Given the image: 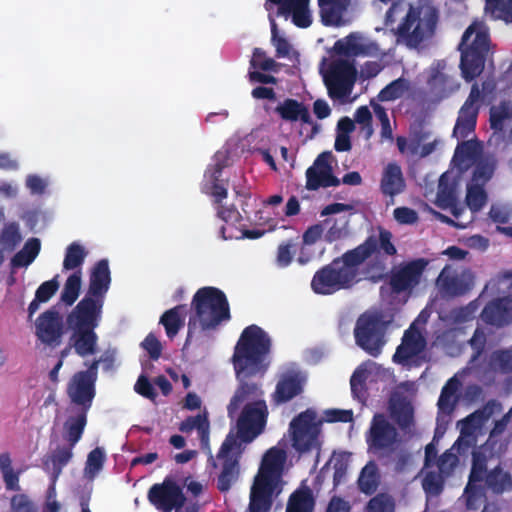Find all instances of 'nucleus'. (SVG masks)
Returning a JSON list of instances; mask_svg holds the SVG:
<instances>
[{"label":"nucleus","instance_id":"37998d69","mask_svg":"<svg viewBox=\"0 0 512 512\" xmlns=\"http://www.w3.org/2000/svg\"><path fill=\"white\" fill-rule=\"evenodd\" d=\"M334 50L337 54L344 56H359L367 53L366 46L358 43L354 34L348 35L345 40L336 41Z\"/></svg>","mask_w":512,"mask_h":512},{"label":"nucleus","instance_id":"f704fd0d","mask_svg":"<svg viewBox=\"0 0 512 512\" xmlns=\"http://www.w3.org/2000/svg\"><path fill=\"white\" fill-rule=\"evenodd\" d=\"M315 500L309 487L295 490L289 497L286 512H313Z\"/></svg>","mask_w":512,"mask_h":512},{"label":"nucleus","instance_id":"6e6d98bb","mask_svg":"<svg viewBox=\"0 0 512 512\" xmlns=\"http://www.w3.org/2000/svg\"><path fill=\"white\" fill-rule=\"evenodd\" d=\"M492 364L502 373L512 372V349L498 350L491 356Z\"/></svg>","mask_w":512,"mask_h":512},{"label":"nucleus","instance_id":"7ed1b4c3","mask_svg":"<svg viewBox=\"0 0 512 512\" xmlns=\"http://www.w3.org/2000/svg\"><path fill=\"white\" fill-rule=\"evenodd\" d=\"M370 252V248L366 246L347 250L315 272L311 280V289L319 295H332L351 288L359 282L360 266L364 264Z\"/></svg>","mask_w":512,"mask_h":512},{"label":"nucleus","instance_id":"bb28decb","mask_svg":"<svg viewBox=\"0 0 512 512\" xmlns=\"http://www.w3.org/2000/svg\"><path fill=\"white\" fill-rule=\"evenodd\" d=\"M496 409L500 410L501 404L494 399L489 400L482 408L475 410L461 421V432L465 434L474 432L494 414Z\"/></svg>","mask_w":512,"mask_h":512},{"label":"nucleus","instance_id":"0eeeda50","mask_svg":"<svg viewBox=\"0 0 512 512\" xmlns=\"http://www.w3.org/2000/svg\"><path fill=\"white\" fill-rule=\"evenodd\" d=\"M317 414L312 409L299 413L290 422L289 430L293 448L300 454L316 451L317 455L321 450L319 435L321 432V421H316Z\"/></svg>","mask_w":512,"mask_h":512},{"label":"nucleus","instance_id":"58836bf2","mask_svg":"<svg viewBox=\"0 0 512 512\" xmlns=\"http://www.w3.org/2000/svg\"><path fill=\"white\" fill-rule=\"evenodd\" d=\"M82 285L81 270H76L65 281L60 300L67 306H72L79 297Z\"/></svg>","mask_w":512,"mask_h":512},{"label":"nucleus","instance_id":"052dcab7","mask_svg":"<svg viewBox=\"0 0 512 512\" xmlns=\"http://www.w3.org/2000/svg\"><path fill=\"white\" fill-rule=\"evenodd\" d=\"M488 472H485L483 470H477L475 467L471 468V472L469 475V482L465 488V493L467 495V503L468 505L472 502L473 498L478 494L479 489L477 486L474 485L476 482H481L484 479L485 474Z\"/></svg>","mask_w":512,"mask_h":512},{"label":"nucleus","instance_id":"412c9836","mask_svg":"<svg viewBox=\"0 0 512 512\" xmlns=\"http://www.w3.org/2000/svg\"><path fill=\"white\" fill-rule=\"evenodd\" d=\"M480 317L487 325L498 328L509 325L512 322V298L501 297L489 301Z\"/></svg>","mask_w":512,"mask_h":512},{"label":"nucleus","instance_id":"f8f14e48","mask_svg":"<svg viewBox=\"0 0 512 512\" xmlns=\"http://www.w3.org/2000/svg\"><path fill=\"white\" fill-rule=\"evenodd\" d=\"M368 448L374 454L392 452L398 442V432L386 416L376 413L366 434Z\"/></svg>","mask_w":512,"mask_h":512},{"label":"nucleus","instance_id":"49530a36","mask_svg":"<svg viewBox=\"0 0 512 512\" xmlns=\"http://www.w3.org/2000/svg\"><path fill=\"white\" fill-rule=\"evenodd\" d=\"M512 118V111L507 102L503 101L499 106L490 108V128L495 132H502L506 120Z\"/></svg>","mask_w":512,"mask_h":512},{"label":"nucleus","instance_id":"338daca9","mask_svg":"<svg viewBox=\"0 0 512 512\" xmlns=\"http://www.w3.org/2000/svg\"><path fill=\"white\" fill-rule=\"evenodd\" d=\"M395 220L399 224L411 225L418 221V213L409 207H397L393 212Z\"/></svg>","mask_w":512,"mask_h":512},{"label":"nucleus","instance_id":"c03bdc74","mask_svg":"<svg viewBox=\"0 0 512 512\" xmlns=\"http://www.w3.org/2000/svg\"><path fill=\"white\" fill-rule=\"evenodd\" d=\"M436 198L437 205L443 209L454 205L457 200L455 187L448 183L446 174L440 176Z\"/></svg>","mask_w":512,"mask_h":512},{"label":"nucleus","instance_id":"473e14b6","mask_svg":"<svg viewBox=\"0 0 512 512\" xmlns=\"http://www.w3.org/2000/svg\"><path fill=\"white\" fill-rule=\"evenodd\" d=\"M209 428L207 416L201 414L187 417L179 426V430L183 433H189L196 429L202 449H209Z\"/></svg>","mask_w":512,"mask_h":512},{"label":"nucleus","instance_id":"a878e982","mask_svg":"<svg viewBox=\"0 0 512 512\" xmlns=\"http://www.w3.org/2000/svg\"><path fill=\"white\" fill-rule=\"evenodd\" d=\"M275 113L283 121L297 122L301 121L305 124L311 123V115L308 107L303 103L293 98H286L280 102L276 108Z\"/></svg>","mask_w":512,"mask_h":512},{"label":"nucleus","instance_id":"680f3d73","mask_svg":"<svg viewBox=\"0 0 512 512\" xmlns=\"http://www.w3.org/2000/svg\"><path fill=\"white\" fill-rule=\"evenodd\" d=\"M458 462L457 457L450 451H445L437 460L438 471L447 478L453 473Z\"/></svg>","mask_w":512,"mask_h":512},{"label":"nucleus","instance_id":"5701e85b","mask_svg":"<svg viewBox=\"0 0 512 512\" xmlns=\"http://www.w3.org/2000/svg\"><path fill=\"white\" fill-rule=\"evenodd\" d=\"M282 487L255 481L251 487L249 512H269L273 503V497L278 496Z\"/></svg>","mask_w":512,"mask_h":512},{"label":"nucleus","instance_id":"cd10ccee","mask_svg":"<svg viewBox=\"0 0 512 512\" xmlns=\"http://www.w3.org/2000/svg\"><path fill=\"white\" fill-rule=\"evenodd\" d=\"M381 483V473L374 461H369L360 471L357 486L361 493L371 496L376 493Z\"/></svg>","mask_w":512,"mask_h":512},{"label":"nucleus","instance_id":"aec40b11","mask_svg":"<svg viewBox=\"0 0 512 512\" xmlns=\"http://www.w3.org/2000/svg\"><path fill=\"white\" fill-rule=\"evenodd\" d=\"M426 340L422 334L414 328V323L404 332L402 343L397 347L393 355V362L401 365L408 364L409 360L424 351Z\"/></svg>","mask_w":512,"mask_h":512},{"label":"nucleus","instance_id":"bf43d9fd","mask_svg":"<svg viewBox=\"0 0 512 512\" xmlns=\"http://www.w3.org/2000/svg\"><path fill=\"white\" fill-rule=\"evenodd\" d=\"M392 414L402 429L409 428L413 424V408L409 404H401L393 410Z\"/></svg>","mask_w":512,"mask_h":512},{"label":"nucleus","instance_id":"de8ad7c7","mask_svg":"<svg viewBox=\"0 0 512 512\" xmlns=\"http://www.w3.org/2000/svg\"><path fill=\"white\" fill-rule=\"evenodd\" d=\"M446 478L439 471H428L422 480L425 493L429 496H439L444 490Z\"/></svg>","mask_w":512,"mask_h":512},{"label":"nucleus","instance_id":"39448f33","mask_svg":"<svg viewBox=\"0 0 512 512\" xmlns=\"http://www.w3.org/2000/svg\"><path fill=\"white\" fill-rule=\"evenodd\" d=\"M490 47V37L477 23L463 33L458 50L461 52L460 69L463 79L471 82L483 72Z\"/></svg>","mask_w":512,"mask_h":512},{"label":"nucleus","instance_id":"79ce46f5","mask_svg":"<svg viewBox=\"0 0 512 512\" xmlns=\"http://www.w3.org/2000/svg\"><path fill=\"white\" fill-rule=\"evenodd\" d=\"M6 499L8 512H39L37 504L23 491L6 496Z\"/></svg>","mask_w":512,"mask_h":512},{"label":"nucleus","instance_id":"4be33fe9","mask_svg":"<svg viewBox=\"0 0 512 512\" xmlns=\"http://www.w3.org/2000/svg\"><path fill=\"white\" fill-rule=\"evenodd\" d=\"M306 378L297 371L284 373L276 384L273 400L277 404L289 402L303 392Z\"/></svg>","mask_w":512,"mask_h":512},{"label":"nucleus","instance_id":"72a5a7b5","mask_svg":"<svg viewBox=\"0 0 512 512\" xmlns=\"http://www.w3.org/2000/svg\"><path fill=\"white\" fill-rule=\"evenodd\" d=\"M310 0H293L284 11L286 18L291 15L292 22L299 28H308L312 24V15L309 10Z\"/></svg>","mask_w":512,"mask_h":512},{"label":"nucleus","instance_id":"c9c22d12","mask_svg":"<svg viewBox=\"0 0 512 512\" xmlns=\"http://www.w3.org/2000/svg\"><path fill=\"white\" fill-rule=\"evenodd\" d=\"M485 483L494 494H502L512 490V477L509 472L503 471L500 465L486 474Z\"/></svg>","mask_w":512,"mask_h":512},{"label":"nucleus","instance_id":"20e7f679","mask_svg":"<svg viewBox=\"0 0 512 512\" xmlns=\"http://www.w3.org/2000/svg\"><path fill=\"white\" fill-rule=\"evenodd\" d=\"M230 319V305L225 293L213 286L199 288L191 301L185 346L198 333L217 330L223 322Z\"/></svg>","mask_w":512,"mask_h":512},{"label":"nucleus","instance_id":"dca6fc26","mask_svg":"<svg viewBox=\"0 0 512 512\" xmlns=\"http://www.w3.org/2000/svg\"><path fill=\"white\" fill-rule=\"evenodd\" d=\"M332 154L330 151L320 153L313 164L305 172L308 191H317L320 188L339 186L341 181L334 175L331 165Z\"/></svg>","mask_w":512,"mask_h":512},{"label":"nucleus","instance_id":"9d476101","mask_svg":"<svg viewBox=\"0 0 512 512\" xmlns=\"http://www.w3.org/2000/svg\"><path fill=\"white\" fill-rule=\"evenodd\" d=\"M147 499L160 512L179 511L186 502L183 488L172 476H166L161 483L153 484L147 492Z\"/></svg>","mask_w":512,"mask_h":512},{"label":"nucleus","instance_id":"2f4dec72","mask_svg":"<svg viewBox=\"0 0 512 512\" xmlns=\"http://www.w3.org/2000/svg\"><path fill=\"white\" fill-rule=\"evenodd\" d=\"M185 313L186 305L180 304L162 314L159 323L164 326L168 338L173 339L184 326Z\"/></svg>","mask_w":512,"mask_h":512},{"label":"nucleus","instance_id":"f3484780","mask_svg":"<svg viewBox=\"0 0 512 512\" xmlns=\"http://www.w3.org/2000/svg\"><path fill=\"white\" fill-rule=\"evenodd\" d=\"M436 284L445 297H460L470 292L474 286V275L469 269L458 272L446 265L440 272Z\"/></svg>","mask_w":512,"mask_h":512},{"label":"nucleus","instance_id":"4c0bfd02","mask_svg":"<svg viewBox=\"0 0 512 512\" xmlns=\"http://www.w3.org/2000/svg\"><path fill=\"white\" fill-rule=\"evenodd\" d=\"M459 384V381L455 377H452L442 387L437 402L439 413L450 415L453 412L457 402L455 394L459 388Z\"/></svg>","mask_w":512,"mask_h":512},{"label":"nucleus","instance_id":"0e129e2a","mask_svg":"<svg viewBox=\"0 0 512 512\" xmlns=\"http://www.w3.org/2000/svg\"><path fill=\"white\" fill-rule=\"evenodd\" d=\"M104 461L105 454L103 449L100 447H96L88 454L86 461V469L92 473L99 472L103 467Z\"/></svg>","mask_w":512,"mask_h":512},{"label":"nucleus","instance_id":"ddd939ff","mask_svg":"<svg viewBox=\"0 0 512 512\" xmlns=\"http://www.w3.org/2000/svg\"><path fill=\"white\" fill-rule=\"evenodd\" d=\"M427 264V260L418 258L394 267L389 275V285L392 292L400 294L412 291L419 285Z\"/></svg>","mask_w":512,"mask_h":512},{"label":"nucleus","instance_id":"3c124183","mask_svg":"<svg viewBox=\"0 0 512 512\" xmlns=\"http://www.w3.org/2000/svg\"><path fill=\"white\" fill-rule=\"evenodd\" d=\"M408 89L407 81L404 78H398L387 86H385L378 94V98L381 101H392L396 100L404 94Z\"/></svg>","mask_w":512,"mask_h":512},{"label":"nucleus","instance_id":"5fc2aeb1","mask_svg":"<svg viewBox=\"0 0 512 512\" xmlns=\"http://www.w3.org/2000/svg\"><path fill=\"white\" fill-rule=\"evenodd\" d=\"M250 65L262 71H277L276 67L278 66L274 59L266 57L265 51L261 48H255L253 50Z\"/></svg>","mask_w":512,"mask_h":512},{"label":"nucleus","instance_id":"e433bc0d","mask_svg":"<svg viewBox=\"0 0 512 512\" xmlns=\"http://www.w3.org/2000/svg\"><path fill=\"white\" fill-rule=\"evenodd\" d=\"M41 249V242L38 238H29L23 248L18 251L11 259L12 268L29 266L38 256Z\"/></svg>","mask_w":512,"mask_h":512},{"label":"nucleus","instance_id":"f03ea898","mask_svg":"<svg viewBox=\"0 0 512 512\" xmlns=\"http://www.w3.org/2000/svg\"><path fill=\"white\" fill-rule=\"evenodd\" d=\"M110 284L108 260L101 259L91 270L86 294L67 316L68 326L72 330L71 341L75 352L81 357L93 355L97 351L98 336L95 329L101 321Z\"/></svg>","mask_w":512,"mask_h":512},{"label":"nucleus","instance_id":"ea45409f","mask_svg":"<svg viewBox=\"0 0 512 512\" xmlns=\"http://www.w3.org/2000/svg\"><path fill=\"white\" fill-rule=\"evenodd\" d=\"M364 263H366L364 270L365 279L373 283H378L379 281L384 280L388 276L386 271V262L382 259V257L379 254L373 255Z\"/></svg>","mask_w":512,"mask_h":512},{"label":"nucleus","instance_id":"a18cd8bd","mask_svg":"<svg viewBox=\"0 0 512 512\" xmlns=\"http://www.w3.org/2000/svg\"><path fill=\"white\" fill-rule=\"evenodd\" d=\"M350 453L339 452L334 453L330 459V463L334 469L333 484L335 487L340 485L346 479L349 466Z\"/></svg>","mask_w":512,"mask_h":512},{"label":"nucleus","instance_id":"f257e3e1","mask_svg":"<svg viewBox=\"0 0 512 512\" xmlns=\"http://www.w3.org/2000/svg\"><path fill=\"white\" fill-rule=\"evenodd\" d=\"M271 338L259 326L252 324L244 328L234 348L232 362L239 386L227 406L228 417L233 419L241 406L247 402L237 419V436L244 443L252 442L265 429L268 409L261 385L249 381L262 378L270 365Z\"/></svg>","mask_w":512,"mask_h":512},{"label":"nucleus","instance_id":"b1692460","mask_svg":"<svg viewBox=\"0 0 512 512\" xmlns=\"http://www.w3.org/2000/svg\"><path fill=\"white\" fill-rule=\"evenodd\" d=\"M73 448L70 445L58 446L42 459L43 469L50 475L53 484L57 482L63 468L71 461Z\"/></svg>","mask_w":512,"mask_h":512},{"label":"nucleus","instance_id":"423d86ee","mask_svg":"<svg viewBox=\"0 0 512 512\" xmlns=\"http://www.w3.org/2000/svg\"><path fill=\"white\" fill-rule=\"evenodd\" d=\"M439 20L438 10L431 5L409 6V10L398 25V40L410 48H417L421 43L433 37Z\"/></svg>","mask_w":512,"mask_h":512},{"label":"nucleus","instance_id":"2eb2a0df","mask_svg":"<svg viewBox=\"0 0 512 512\" xmlns=\"http://www.w3.org/2000/svg\"><path fill=\"white\" fill-rule=\"evenodd\" d=\"M64 332L63 316L55 306L42 312L35 320V335L46 346H59Z\"/></svg>","mask_w":512,"mask_h":512},{"label":"nucleus","instance_id":"774afa93","mask_svg":"<svg viewBox=\"0 0 512 512\" xmlns=\"http://www.w3.org/2000/svg\"><path fill=\"white\" fill-rule=\"evenodd\" d=\"M217 216L227 225H234L242 220L240 212L234 206L226 207L219 205Z\"/></svg>","mask_w":512,"mask_h":512},{"label":"nucleus","instance_id":"69168bd1","mask_svg":"<svg viewBox=\"0 0 512 512\" xmlns=\"http://www.w3.org/2000/svg\"><path fill=\"white\" fill-rule=\"evenodd\" d=\"M134 390L139 395L154 401L157 397V393L149 381L148 377L145 375H140L135 383Z\"/></svg>","mask_w":512,"mask_h":512},{"label":"nucleus","instance_id":"c756f323","mask_svg":"<svg viewBox=\"0 0 512 512\" xmlns=\"http://www.w3.org/2000/svg\"><path fill=\"white\" fill-rule=\"evenodd\" d=\"M350 0H318L321 21L324 25H338Z\"/></svg>","mask_w":512,"mask_h":512},{"label":"nucleus","instance_id":"1a4fd4ad","mask_svg":"<svg viewBox=\"0 0 512 512\" xmlns=\"http://www.w3.org/2000/svg\"><path fill=\"white\" fill-rule=\"evenodd\" d=\"M357 70L345 59L334 60L323 75V81L331 99L343 100L350 93L356 80Z\"/></svg>","mask_w":512,"mask_h":512},{"label":"nucleus","instance_id":"7c9ffc66","mask_svg":"<svg viewBox=\"0 0 512 512\" xmlns=\"http://www.w3.org/2000/svg\"><path fill=\"white\" fill-rule=\"evenodd\" d=\"M88 410L80 409L76 415L69 416L64 423L65 440L68 445L75 446L84 433L87 425Z\"/></svg>","mask_w":512,"mask_h":512},{"label":"nucleus","instance_id":"603ef678","mask_svg":"<svg viewBox=\"0 0 512 512\" xmlns=\"http://www.w3.org/2000/svg\"><path fill=\"white\" fill-rule=\"evenodd\" d=\"M368 512H394L395 501L389 493H378L367 504Z\"/></svg>","mask_w":512,"mask_h":512},{"label":"nucleus","instance_id":"6ab92c4d","mask_svg":"<svg viewBox=\"0 0 512 512\" xmlns=\"http://www.w3.org/2000/svg\"><path fill=\"white\" fill-rule=\"evenodd\" d=\"M286 461L283 449L272 447L263 456L255 481L282 487V472Z\"/></svg>","mask_w":512,"mask_h":512},{"label":"nucleus","instance_id":"a211bd4d","mask_svg":"<svg viewBox=\"0 0 512 512\" xmlns=\"http://www.w3.org/2000/svg\"><path fill=\"white\" fill-rule=\"evenodd\" d=\"M482 93L477 83L471 87L470 93L459 110L458 118L453 129V135L465 139L474 132L480 108Z\"/></svg>","mask_w":512,"mask_h":512},{"label":"nucleus","instance_id":"8fccbe9b","mask_svg":"<svg viewBox=\"0 0 512 512\" xmlns=\"http://www.w3.org/2000/svg\"><path fill=\"white\" fill-rule=\"evenodd\" d=\"M23 237L17 222H9L2 228V246L14 250L22 242Z\"/></svg>","mask_w":512,"mask_h":512},{"label":"nucleus","instance_id":"4468645a","mask_svg":"<svg viewBox=\"0 0 512 512\" xmlns=\"http://www.w3.org/2000/svg\"><path fill=\"white\" fill-rule=\"evenodd\" d=\"M236 447V438L228 435L217 454V458L222 460V469L217 479V489L222 493L228 492L239 478V456L233 453Z\"/></svg>","mask_w":512,"mask_h":512},{"label":"nucleus","instance_id":"13d9d810","mask_svg":"<svg viewBox=\"0 0 512 512\" xmlns=\"http://www.w3.org/2000/svg\"><path fill=\"white\" fill-rule=\"evenodd\" d=\"M59 281L58 275L51 280L43 282L36 290L35 296L38 301L48 302L58 291Z\"/></svg>","mask_w":512,"mask_h":512},{"label":"nucleus","instance_id":"9b49d317","mask_svg":"<svg viewBox=\"0 0 512 512\" xmlns=\"http://www.w3.org/2000/svg\"><path fill=\"white\" fill-rule=\"evenodd\" d=\"M99 362L93 360L87 370L75 373L68 384L67 394L71 402L81 406V409L89 410L92 406L96 395Z\"/></svg>","mask_w":512,"mask_h":512},{"label":"nucleus","instance_id":"a19ab883","mask_svg":"<svg viewBox=\"0 0 512 512\" xmlns=\"http://www.w3.org/2000/svg\"><path fill=\"white\" fill-rule=\"evenodd\" d=\"M87 256V252L84 247L77 242L71 243L65 252V257L63 260V269L64 270H75L83 265L85 258Z\"/></svg>","mask_w":512,"mask_h":512},{"label":"nucleus","instance_id":"c85d7f7f","mask_svg":"<svg viewBox=\"0 0 512 512\" xmlns=\"http://www.w3.org/2000/svg\"><path fill=\"white\" fill-rule=\"evenodd\" d=\"M362 246H366L370 248V253L366 257V260L371 258L373 255L379 252L381 249L385 255L394 256L397 253V249L395 245L392 243V233L386 229H379V236L370 235L366 238V240L358 245L356 248H362Z\"/></svg>","mask_w":512,"mask_h":512},{"label":"nucleus","instance_id":"e2e57ef3","mask_svg":"<svg viewBox=\"0 0 512 512\" xmlns=\"http://www.w3.org/2000/svg\"><path fill=\"white\" fill-rule=\"evenodd\" d=\"M141 346L147 351L149 357L152 360H158L162 353V345L158 338L153 334L149 333L142 341Z\"/></svg>","mask_w":512,"mask_h":512},{"label":"nucleus","instance_id":"09e8293b","mask_svg":"<svg viewBox=\"0 0 512 512\" xmlns=\"http://www.w3.org/2000/svg\"><path fill=\"white\" fill-rule=\"evenodd\" d=\"M487 202V193L482 185L472 184L467 187L466 205L472 212L480 211Z\"/></svg>","mask_w":512,"mask_h":512},{"label":"nucleus","instance_id":"864d4df0","mask_svg":"<svg viewBox=\"0 0 512 512\" xmlns=\"http://www.w3.org/2000/svg\"><path fill=\"white\" fill-rule=\"evenodd\" d=\"M488 216L497 226L508 224L512 219V205L503 203L492 204Z\"/></svg>","mask_w":512,"mask_h":512},{"label":"nucleus","instance_id":"4d7b16f0","mask_svg":"<svg viewBox=\"0 0 512 512\" xmlns=\"http://www.w3.org/2000/svg\"><path fill=\"white\" fill-rule=\"evenodd\" d=\"M24 472V469L19 468L17 470L12 469L10 471H4L2 473V481L6 492L19 493L22 492L20 485V476Z\"/></svg>","mask_w":512,"mask_h":512},{"label":"nucleus","instance_id":"393cba45","mask_svg":"<svg viewBox=\"0 0 512 512\" xmlns=\"http://www.w3.org/2000/svg\"><path fill=\"white\" fill-rule=\"evenodd\" d=\"M405 188L406 182L400 165L396 162L388 163L380 180L382 194L393 199L396 195L401 194Z\"/></svg>","mask_w":512,"mask_h":512},{"label":"nucleus","instance_id":"6e6552de","mask_svg":"<svg viewBox=\"0 0 512 512\" xmlns=\"http://www.w3.org/2000/svg\"><path fill=\"white\" fill-rule=\"evenodd\" d=\"M386 325L377 314H362L356 322V344L372 357H378L386 344Z\"/></svg>","mask_w":512,"mask_h":512}]
</instances>
